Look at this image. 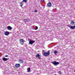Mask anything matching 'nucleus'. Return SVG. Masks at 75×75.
Wrapping results in <instances>:
<instances>
[{
	"label": "nucleus",
	"mask_w": 75,
	"mask_h": 75,
	"mask_svg": "<svg viewBox=\"0 0 75 75\" xmlns=\"http://www.w3.org/2000/svg\"><path fill=\"white\" fill-rule=\"evenodd\" d=\"M20 42L21 44H24V40H23V39H20Z\"/></svg>",
	"instance_id": "20e7f679"
},
{
	"label": "nucleus",
	"mask_w": 75,
	"mask_h": 75,
	"mask_svg": "<svg viewBox=\"0 0 75 75\" xmlns=\"http://www.w3.org/2000/svg\"><path fill=\"white\" fill-rule=\"evenodd\" d=\"M4 34L5 35H6L7 36H8L9 34H10V32L6 31L4 33Z\"/></svg>",
	"instance_id": "39448f33"
},
{
	"label": "nucleus",
	"mask_w": 75,
	"mask_h": 75,
	"mask_svg": "<svg viewBox=\"0 0 75 75\" xmlns=\"http://www.w3.org/2000/svg\"><path fill=\"white\" fill-rule=\"evenodd\" d=\"M1 33V32H0V34Z\"/></svg>",
	"instance_id": "b1692460"
},
{
	"label": "nucleus",
	"mask_w": 75,
	"mask_h": 75,
	"mask_svg": "<svg viewBox=\"0 0 75 75\" xmlns=\"http://www.w3.org/2000/svg\"><path fill=\"white\" fill-rule=\"evenodd\" d=\"M23 2L22 1L21 3L20 6L21 7H22V6H23Z\"/></svg>",
	"instance_id": "dca6fc26"
},
{
	"label": "nucleus",
	"mask_w": 75,
	"mask_h": 75,
	"mask_svg": "<svg viewBox=\"0 0 75 75\" xmlns=\"http://www.w3.org/2000/svg\"><path fill=\"white\" fill-rule=\"evenodd\" d=\"M47 6H49V7H51L52 6V4L50 2L48 3L47 4Z\"/></svg>",
	"instance_id": "9b49d317"
},
{
	"label": "nucleus",
	"mask_w": 75,
	"mask_h": 75,
	"mask_svg": "<svg viewBox=\"0 0 75 75\" xmlns=\"http://www.w3.org/2000/svg\"><path fill=\"white\" fill-rule=\"evenodd\" d=\"M27 71H28V72H30V71H31V69L30 68H29L27 69Z\"/></svg>",
	"instance_id": "2eb2a0df"
},
{
	"label": "nucleus",
	"mask_w": 75,
	"mask_h": 75,
	"mask_svg": "<svg viewBox=\"0 0 75 75\" xmlns=\"http://www.w3.org/2000/svg\"><path fill=\"white\" fill-rule=\"evenodd\" d=\"M35 42V41H29V44H31V45L33 43H34Z\"/></svg>",
	"instance_id": "6e6552de"
},
{
	"label": "nucleus",
	"mask_w": 75,
	"mask_h": 75,
	"mask_svg": "<svg viewBox=\"0 0 75 75\" xmlns=\"http://www.w3.org/2000/svg\"><path fill=\"white\" fill-rule=\"evenodd\" d=\"M27 0H23V2L26 3V2H27Z\"/></svg>",
	"instance_id": "a211bd4d"
},
{
	"label": "nucleus",
	"mask_w": 75,
	"mask_h": 75,
	"mask_svg": "<svg viewBox=\"0 0 75 75\" xmlns=\"http://www.w3.org/2000/svg\"><path fill=\"white\" fill-rule=\"evenodd\" d=\"M41 1H44V0H41Z\"/></svg>",
	"instance_id": "5701e85b"
},
{
	"label": "nucleus",
	"mask_w": 75,
	"mask_h": 75,
	"mask_svg": "<svg viewBox=\"0 0 75 75\" xmlns=\"http://www.w3.org/2000/svg\"><path fill=\"white\" fill-rule=\"evenodd\" d=\"M52 64L55 66H56V65H58L59 64V62H52Z\"/></svg>",
	"instance_id": "f03ea898"
},
{
	"label": "nucleus",
	"mask_w": 75,
	"mask_h": 75,
	"mask_svg": "<svg viewBox=\"0 0 75 75\" xmlns=\"http://www.w3.org/2000/svg\"><path fill=\"white\" fill-rule=\"evenodd\" d=\"M5 57H8V55H6L5 56Z\"/></svg>",
	"instance_id": "4be33fe9"
},
{
	"label": "nucleus",
	"mask_w": 75,
	"mask_h": 75,
	"mask_svg": "<svg viewBox=\"0 0 75 75\" xmlns=\"http://www.w3.org/2000/svg\"><path fill=\"white\" fill-rule=\"evenodd\" d=\"M15 67L16 68H18L20 67V64H15Z\"/></svg>",
	"instance_id": "423d86ee"
},
{
	"label": "nucleus",
	"mask_w": 75,
	"mask_h": 75,
	"mask_svg": "<svg viewBox=\"0 0 75 75\" xmlns=\"http://www.w3.org/2000/svg\"><path fill=\"white\" fill-rule=\"evenodd\" d=\"M36 57H38L39 59H40V55L39 54H36Z\"/></svg>",
	"instance_id": "9d476101"
},
{
	"label": "nucleus",
	"mask_w": 75,
	"mask_h": 75,
	"mask_svg": "<svg viewBox=\"0 0 75 75\" xmlns=\"http://www.w3.org/2000/svg\"><path fill=\"white\" fill-rule=\"evenodd\" d=\"M54 54H57V50H55L54 51Z\"/></svg>",
	"instance_id": "f3484780"
},
{
	"label": "nucleus",
	"mask_w": 75,
	"mask_h": 75,
	"mask_svg": "<svg viewBox=\"0 0 75 75\" xmlns=\"http://www.w3.org/2000/svg\"><path fill=\"white\" fill-rule=\"evenodd\" d=\"M19 61L20 62V63H23V60L22 59H19Z\"/></svg>",
	"instance_id": "4468645a"
},
{
	"label": "nucleus",
	"mask_w": 75,
	"mask_h": 75,
	"mask_svg": "<svg viewBox=\"0 0 75 75\" xmlns=\"http://www.w3.org/2000/svg\"><path fill=\"white\" fill-rule=\"evenodd\" d=\"M71 24V25H74V24H75V22L74 21H71L70 23Z\"/></svg>",
	"instance_id": "ddd939ff"
},
{
	"label": "nucleus",
	"mask_w": 75,
	"mask_h": 75,
	"mask_svg": "<svg viewBox=\"0 0 75 75\" xmlns=\"http://www.w3.org/2000/svg\"><path fill=\"white\" fill-rule=\"evenodd\" d=\"M0 67H1V65H0Z\"/></svg>",
	"instance_id": "393cba45"
},
{
	"label": "nucleus",
	"mask_w": 75,
	"mask_h": 75,
	"mask_svg": "<svg viewBox=\"0 0 75 75\" xmlns=\"http://www.w3.org/2000/svg\"><path fill=\"white\" fill-rule=\"evenodd\" d=\"M50 55V51H48V52H45L43 53V55L45 57H47Z\"/></svg>",
	"instance_id": "f257e3e1"
},
{
	"label": "nucleus",
	"mask_w": 75,
	"mask_h": 75,
	"mask_svg": "<svg viewBox=\"0 0 75 75\" xmlns=\"http://www.w3.org/2000/svg\"><path fill=\"white\" fill-rule=\"evenodd\" d=\"M38 29V27L37 26L36 27V28L35 29V30H37Z\"/></svg>",
	"instance_id": "6ab92c4d"
},
{
	"label": "nucleus",
	"mask_w": 75,
	"mask_h": 75,
	"mask_svg": "<svg viewBox=\"0 0 75 75\" xmlns=\"http://www.w3.org/2000/svg\"><path fill=\"white\" fill-rule=\"evenodd\" d=\"M7 28L8 30H11L13 29V28L10 26H8L7 27Z\"/></svg>",
	"instance_id": "0eeeda50"
},
{
	"label": "nucleus",
	"mask_w": 75,
	"mask_h": 75,
	"mask_svg": "<svg viewBox=\"0 0 75 75\" xmlns=\"http://www.w3.org/2000/svg\"><path fill=\"white\" fill-rule=\"evenodd\" d=\"M59 74H61V72L60 71H59Z\"/></svg>",
	"instance_id": "412c9836"
},
{
	"label": "nucleus",
	"mask_w": 75,
	"mask_h": 75,
	"mask_svg": "<svg viewBox=\"0 0 75 75\" xmlns=\"http://www.w3.org/2000/svg\"><path fill=\"white\" fill-rule=\"evenodd\" d=\"M23 21L25 22V23H26V22H28V21H29V19H24Z\"/></svg>",
	"instance_id": "f8f14e48"
},
{
	"label": "nucleus",
	"mask_w": 75,
	"mask_h": 75,
	"mask_svg": "<svg viewBox=\"0 0 75 75\" xmlns=\"http://www.w3.org/2000/svg\"><path fill=\"white\" fill-rule=\"evenodd\" d=\"M34 12H35V13H37V10H34Z\"/></svg>",
	"instance_id": "aec40b11"
},
{
	"label": "nucleus",
	"mask_w": 75,
	"mask_h": 75,
	"mask_svg": "<svg viewBox=\"0 0 75 75\" xmlns=\"http://www.w3.org/2000/svg\"><path fill=\"white\" fill-rule=\"evenodd\" d=\"M2 60L4 61H6L8 60V59L3 57L2 58Z\"/></svg>",
	"instance_id": "1a4fd4ad"
},
{
	"label": "nucleus",
	"mask_w": 75,
	"mask_h": 75,
	"mask_svg": "<svg viewBox=\"0 0 75 75\" xmlns=\"http://www.w3.org/2000/svg\"><path fill=\"white\" fill-rule=\"evenodd\" d=\"M68 27H69V28H70L71 29H72V30H73V29H75V25L72 26L69 25L68 26Z\"/></svg>",
	"instance_id": "7ed1b4c3"
}]
</instances>
